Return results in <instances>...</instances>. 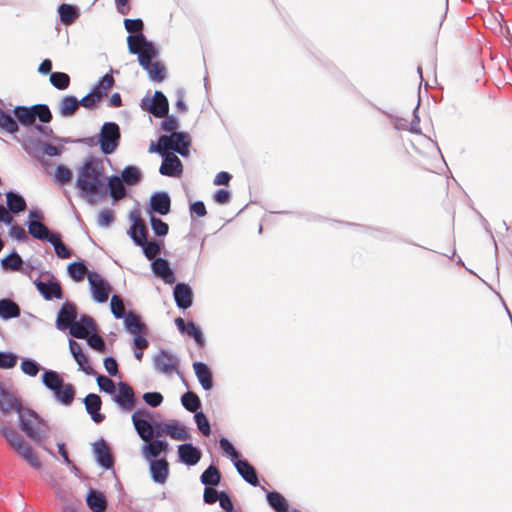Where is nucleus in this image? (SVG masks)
Segmentation results:
<instances>
[{
    "mask_svg": "<svg viewBox=\"0 0 512 512\" xmlns=\"http://www.w3.org/2000/svg\"><path fill=\"white\" fill-rule=\"evenodd\" d=\"M95 331L96 324L94 319L88 315H80L79 320H75L69 334L76 339H85Z\"/></svg>",
    "mask_w": 512,
    "mask_h": 512,
    "instance_id": "obj_25",
    "label": "nucleus"
},
{
    "mask_svg": "<svg viewBox=\"0 0 512 512\" xmlns=\"http://www.w3.org/2000/svg\"><path fill=\"white\" fill-rule=\"evenodd\" d=\"M134 429L141 440L160 438L168 434L170 421L156 420L155 413L146 408H138L132 414Z\"/></svg>",
    "mask_w": 512,
    "mask_h": 512,
    "instance_id": "obj_3",
    "label": "nucleus"
},
{
    "mask_svg": "<svg viewBox=\"0 0 512 512\" xmlns=\"http://www.w3.org/2000/svg\"><path fill=\"white\" fill-rule=\"evenodd\" d=\"M164 248V240L150 239L142 247L143 255L150 261Z\"/></svg>",
    "mask_w": 512,
    "mask_h": 512,
    "instance_id": "obj_52",
    "label": "nucleus"
},
{
    "mask_svg": "<svg viewBox=\"0 0 512 512\" xmlns=\"http://www.w3.org/2000/svg\"><path fill=\"white\" fill-rule=\"evenodd\" d=\"M185 336L191 337L199 349L205 348L206 338L202 328L193 320H189L188 333Z\"/></svg>",
    "mask_w": 512,
    "mask_h": 512,
    "instance_id": "obj_54",
    "label": "nucleus"
},
{
    "mask_svg": "<svg viewBox=\"0 0 512 512\" xmlns=\"http://www.w3.org/2000/svg\"><path fill=\"white\" fill-rule=\"evenodd\" d=\"M140 108L156 118H162L169 112V101L162 91L156 90L152 97L147 94L141 99Z\"/></svg>",
    "mask_w": 512,
    "mask_h": 512,
    "instance_id": "obj_12",
    "label": "nucleus"
},
{
    "mask_svg": "<svg viewBox=\"0 0 512 512\" xmlns=\"http://www.w3.org/2000/svg\"><path fill=\"white\" fill-rule=\"evenodd\" d=\"M22 411H25V413L21 414L19 412L18 426L20 430L34 443H42L50 436L51 426L49 422L30 407L22 409Z\"/></svg>",
    "mask_w": 512,
    "mask_h": 512,
    "instance_id": "obj_4",
    "label": "nucleus"
},
{
    "mask_svg": "<svg viewBox=\"0 0 512 512\" xmlns=\"http://www.w3.org/2000/svg\"><path fill=\"white\" fill-rule=\"evenodd\" d=\"M194 374L205 391H210L214 387V376L212 368L205 362L194 361L192 364Z\"/></svg>",
    "mask_w": 512,
    "mask_h": 512,
    "instance_id": "obj_26",
    "label": "nucleus"
},
{
    "mask_svg": "<svg viewBox=\"0 0 512 512\" xmlns=\"http://www.w3.org/2000/svg\"><path fill=\"white\" fill-rule=\"evenodd\" d=\"M87 279L92 299L99 304L106 303L112 291L110 283L95 270L88 271Z\"/></svg>",
    "mask_w": 512,
    "mask_h": 512,
    "instance_id": "obj_13",
    "label": "nucleus"
},
{
    "mask_svg": "<svg viewBox=\"0 0 512 512\" xmlns=\"http://www.w3.org/2000/svg\"><path fill=\"white\" fill-rule=\"evenodd\" d=\"M110 310L115 319H123L129 312L123 306V297L119 294H113L110 299Z\"/></svg>",
    "mask_w": 512,
    "mask_h": 512,
    "instance_id": "obj_56",
    "label": "nucleus"
},
{
    "mask_svg": "<svg viewBox=\"0 0 512 512\" xmlns=\"http://www.w3.org/2000/svg\"><path fill=\"white\" fill-rule=\"evenodd\" d=\"M20 369L23 374L29 377H36L40 371L45 369L38 361L31 357L21 358Z\"/></svg>",
    "mask_w": 512,
    "mask_h": 512,
    "instance_id": "obj_50",
    "label": "nucleus"
},
{
    "mask_svg": "<svg viewBox=\"0 0 512 512\" xmlns=\"http://www.w3.org/2000/svg\"><path fill=\"white\" fill-rule=\"evenodd\" d=\"M19 118L16 106L12 111L4 110L0 107V131L15 135L21 126Z\"/></svg>",
    "mask_w": 512,
    "mask_h": 512,
    "instance_id": "obj_28",
    "label": "nucleus"
},
{
    "mask_svg": "<svg viewBox=\"0 0 512 512\" xmlns=\"http://www.w3.org/2000/svg\"><path fill=\"white\" fill-rule=\"evenodd\" d=\"M86 505L92 512H103L107 506V497L99 490L89 488Z\"/></svg>",
    "mask_w": 512,
    "mask_h": 512,
    "instance_id": "obj_36",
    "label": "nucleus"
},
{
    "mask_svg": "<svg viewBox=\"0 0 512 512\" xmlns=\"http://www.w3.org/2000/svg\"><path fill=\"white\" fill-rule=\"evenodd\" d=\"M122 320L124 329L129 334L148 332L146 323L142 320L141 315L136 312L129 311Z\"/></svg>",
    "mask_w": 512,
    "mask_h": 512,
    "instance_id": "obj_32",
    "label": "nucleus"
},
{
    "mask_svg": "<svg viewBox=\"0 0 512 512\" xmlns=\"http://www.w3.org/2000/svg\"><path fill=\"white\" fill-rule=\"evenodd\" d=\"M142 441L144 443L141 446V453H142L143 458L147 462L156 461V460L161 458L160 456L163 455V454L157 448V446H153V439L152 438L151 439L142 440Z\"/></svg>",
    "mask_w": 512,
    "mask_h": 512,
    "instance_id": "obj_55",
    "label": "nucleus"
},
{
    "mask_svg": "<svg viewBox=\"0 0 512 512\" xmlns=\"http://www.w3.org/2000/svg\"><path fill=\"white\" fill-rule=\"evenodd\" d=\"M79 107L78 98L74 95H65L59 103V114L63 118H69L75 115Z\"/></svg>",
    "mask_w": 512,
    "mask_h": 512,
    "instance_id": "obj_41",
    "label": "nucleus"
},
{
    "mask_svg": "<svg viewBox=\"0 0 512 512\" xmlns=\"http://www.w3.org/2000/svg\"><path fill=\"white\" fill-rule=\"evenodd\" d=\"M180 401L184 409L188 412L195 413L201 410V400L199 396L192 391L183 393L181 395Z\"/></svg>",
    "mask_w": 512,
    "mask_h": 512,
    "instance_id": "obj_49",
    "label": "nucleus"
},
{
    "mask_svg": "<svg viewBox=\"0 0 512 512\" xmlns=\"http://www.w3.org/2000/svg\"><path fill=\"white\" fill-rule=\"evenodd\" d=\"M73 179L72 170L65 164H57L55 167V173L53 175V181L59 187H63L70 184Z\"/></svg>",
    "mask_w": 512,
    "mask_h": 512,
    "instance_id": "obj_48",
    "label": "nucleus"
},
{
    "mask_svg": "<svg viewBox=\"0 0 512 512\" xmlns=\"http://www.w3.org/2000/svg\"><path fill=\"white\" fill-rule=\"evenodd\" d=\"M16 111L20 116L19 121H21V126H27L36 120L43 124H49L53 119L50 107L44 103L33 104L30 106L17 105Z\"/></svg>",
    "mask_w": 512,
    "mask_h": 512,
    "instance_id": "obj_10",
    "label": "nucleus"
},
{
    "mask_svg": "<svg viewBox=\"0 0 512 512\" xmlns=\"http://www.w3.org/2000/svg\"><path fill=\"white\" fill-rule=\"evenodd\" d=\"M260 488L265 492L267 504L274 512H288V500L281 493L269 491L264 486Z\"/></svg>",
    "mask_w": 512,
    "mask_h": 512,
    "instance_id": "obj_33",
    "label": "nucleus"
},
{
    "mask_svg": "<svg viewBox=\"0 0 512 512\" xmlns=\"http://www.w3.org/2000/svg\"><path fill=\"white\" fill-rule=\"evenodd\" d=\"M158 142L174 153L181 155L183 158L190 156L192 139L188 132L176 131L170 134L169 137L167 135H161L158 138Z\"/></svg>",
    "mask_w": 512,
    "mask_h": 512,
    "instance_id": "obj_11",
    "label": "nucleus"
},
{
    "mask_svg": "<svg viewBox=\"0 0 512 512\" xmlns=\"http://www.w3.org/2000/svg\"><path fill=\"white\" fill-rule=\"evenodd\" d=\"M114 82V78L106 73L102 75L91 87L90 92L91 94H94V96L99 97V100H102L105 96H107L109 90L114 85Z\"/></svg>",
    "mask_w": 512,
    "mask_h": 512,
    "instance_id": "obj_39",
    "label": "nucleus"
},
{
    "mask_svg": "<svg viewBox=\"0 0 512 512\" xmlns=\"http://www.w3.org/2000/svg\"><path fill=\"white\" fill-rule=\"evenodd\" d=\"M167 436L177 441H188L191 439L189 428L177 419L170 420Z\"/></svg>",
    "mask_w": 512,
    "mask_h": 512,
    "instance_id": "obj_40",
    "label": "nucleus"
},
{
    "mask_svg": "<svg viewBox=\"0 0 512 512\" xmlns=\"http://www.w3.org/2000/svg\"><path fill=\"white\" fill-rule=\"evenodd\" d=\"M5 226L9 228L8 235L13 240L21 243H26L29 241L28 231L26 232L22 226L16 224L14 219L11 224Z\"/></svg>",
    "mask_w": 512,
    "mask_h": 512,
    "instance_id": "obj_58",
    "label": "nucleus"
},
{
    "mask_svg": "<svg viewBox=\"0 0 512 512\" xmlns=\"http://www.w3.org/2000/svg\"><path fill=\"white\" fill-rule=\"evenodd\" d=\"M27 408L28 406L21 404L19 399L12 392L6 390L0 383V411L3 414H8L10 411L14 410L19 417V412L24 414L25 411H22V409Z\"/></svg>",
    "mask_w": 512,
    "mask_h": 512,
    "instance_id": "obj_23",
    "label": "nucleus"
},
{
    "mask_svg": "<svg viewBox=\"0 0 512 512\" xmlns=\"http://www.w3.org/2000/svg\"><path fill=\"white\" fill-rule=\"evenodd\" d=\"M173 298L175 304L180 310H187L193 305L194 292L192 287L186 282H177L173 287Z\"/></svg>",
    "mask_w": 512,
    "mask_h": 512,
    "instance_id": "obj_20",
    "label": "nucleus"
},
{
    "mask_svg": "<svg viewBox=\"0 0 512 512\" xmlns=\"http://www.w3.org/2000/svg\"><path fill=\"white\" fill-rule=\"evenodd\" d=\"M138 38H140L144 43V49H140L130 42L129 53L137 55L139 65L147 72L148 77L152 82H163L167 77V69L165 65L159 61L152 62V60L157 59L160 55L158 46L154 41L149 40L144 34L139 35Z\"/></svg>",
    "mask_w": 512,
    "mask_h": 512,
    "instance_id": "obj_2",
    "label": "nucleus"
},
{
    "mask_svg": "<svg viewBox=\"0 0 512 512\" xmlns=\"http://www.w3.org/2000/svg\"><path fill=\"white\" fill-rule=\"evenodd\" d=\"M178 461L188 467L195 466L202 458V450L191 442L177 446Z\"/></svg>",
    "mask_w": 512,
    "mask_h": 512,
    "instance_id": "obj_21",
    "label": "nucleus"
},
{
    "mask_svg": "<svg viewBox=\"0 0 512 512\" xmlns=\"http://www.w3.org/2000/svg\"><path fill=\"white\" fill-rule=\"evenodd\" d=\"M26 226L28 228V235L42 242H49L51 238L58 232L49 229L48 226L45 225L43 222H37Z\"/></svg>",
    "mask_w": 512,
    "mask_h": 512,
    "instance_id": "obj_37",
    "label": "nucleus"
},
{
    "mask_svg": "<svg viewBox=\"0 0 512 512\" xmlns=\"http://www.w3.org/2000/svg\"><path fill=\"white\" fill-rule=\"evenodd\" d=\"M104 183L107 196H110L113 202L121 199L128 192L127 187L129 186L124 183L121 176L118 174L106 176Z\"/></svg>",
    "mask_w": 512,
    "mask_h": 512,
    "instance_id": "obj_24",
    "label": "nucleus"
},
{
    "mask_svg": "<svg viewBox=\"0 0 512 512\" xmlns=\"http://www.w3.org/2000/svg\"><path fill=\"white\" fill-rule=\"evenodd\" d=\"M219 447L221 452L231 460L237 473L247 484L253 487L262 486L259 482L256 468L247 459L242 457L241 453L227 437L219 439Z\"/></svg>",
    "mask_w": 512,
    "mask_h": 512,
    "instance_id": "obj_5",
    "label": "nucleus"
},
{
    "mask_svg": "<svg viewBox=\"0 0 512 512\" xmlns=\"http://www.w3.org/2000/svg\"><path fill=\"white\" fill-rule=\"evenodd\" d=\"M22 262V257L13 249L7 256L0 260V266L4 271H17Z\"/></svg>",
    "mask_w": 512,
    "mask_h": 512,
    "instance_id": "obj_51",
    "label": "nucleus"
},
{
    "mask_svg": "<svg viewBox=\"0 0 512 512\" xmlns=\"http://www.w3.org/2000/svg\"><path fill=\"white\" fill-rule=\"evenodd\" d=\"M142 399L148 406L156 408L163 403L164 397L158 391H149L143 394Z\"/></svg>",
    "mask_w": 512,
    "mask_h": 512,
    "instance_id": "obj_63",
    "label": "nucleus"
},
{
    "mask_svg": "<svg viewBox=\"0 0 512 512\" xmlns=\"http://www.w3.org/2000/svg\"><path fill=\"white\" fill-rule=\"evenodd\" d=\"M221 481V473L219 469L210 464L200 475V482L205 487L217 486Z\"/></svg>",
    "mask_w": 512,
    "mask_h": 512,
    "instance_id": "obj_47",
    "label": "nucleus"
},
{
    "mask_svg": "<svg viewBox=\"0 0 512 512\" xmlns=\"http://www.w3.org/2000/svg\"><path fill=\"white\" fill-rule=\"evenodd\" d=\"M48 243L53 246L55 254L59 259H69L74 254L73 250L62 241L60 232H57Z\"/></svg>",
    "mask_w": 512,
    "mask_h": 512,
    "instance_id": "obj_44",
    "label": "nucleus"
},
{
    "mask_svg": "<svg viewBox=\"0 0 512 512\" xmlns=\"http://www.w3.org/2000/svg\"><path fill=\"white\" fill-rule=\"evenodd\" d=\"M150 268L155 278L161 279L165 284L172 285L176 281L174 269L165 257H157L150 262Z\"/></svg>",
    "mask_w": 512,
    "mask_h": 512,
    "instance_id": "obj_19",
    "label": "nucleus"
},
{
    "mask_svg": "<svg viewBox=\"0 0 512 512\" xmlns=\"http://www.w3.org/2000/svg\"><path fill=\"white\" fill-rule=\"evenodd\" d=\"M171 211V197L165 190H158L153 192L149 197V202L146 207L148 216L161 215L165 216Z\"/></svg>",
    "mask_w": 512,
    "mask_h": 512,
    "instance_id": "obj_15",
    "label": "nucleus"
},
{
    "mask_svg": "<svg viewBox=\"0 0 512 512\" xmlns=\"http://www.w3.org/2000/svg\"><path fill=\"white\" fill-rule=\"evenodd\" d=\"M148 464L152 481L160 485L165 484L169 477V463L166 457H161L156 461L148 462Z\"/></svg>",
    "mask_w": 512,
    "mask_h": 512,
    "instance_id": "obj_30",
    "label": "nucleus"
},
{
    "mask_svg": "<svg viewBox=\"0 0 512 512\" xmlns=\"http://www.w3.org/2000/svg\"><path fill=\"white\" fill-rule=\"evenodd\" d=\"M153 366L156 371L165 375L173 372L180 374V358L169 350L160 349L159 354L153 357Z\"/></svg>",
    "mask_w": 512,
    "mask_h": 512,
    "instance_id": "obj_14",
    "label": "nucleus"
},
{
    "mask_svg": "<svg viewBox=\"0 0 512 512\" xmlns=\"http://www.w3.org/2000/svg\"><path fill=\"white\" fill-rule=\"evenodd\" d=\"M124 27L126 31L129 33L127 36V47L129 48V43L131 42L134 46L139 47L140 49H144V43L140 40L139 35L144 34V22L141 18L124 19Z\"/></svg>",
    "mask_w": 512,
    "mask_h": 512,
    "instance_id": "obj_27",
    "label": "nucleus"
},
{
    "mask_svg": "<svg viewBox=\"0 0 512 512\" xmlns=\"http://www.w3.org/2000/svg\"><path fill=\"white\" fill-rule=\"evenodd\" d=\"M92 452L95 462L104 470H114V456L106 441L103 438L92 443Z\"/></svg>",
    "mask_w": 512,
    "mask_h": 512,
    "instance_id": "obj_17",
    "label": "nucleus"
},
{
    "mask_svg": "<svg viewBox=\"0 0 512 512\" xmlns=\"http://www.w3.org/2000/svg\"><path fill=\"white\" fill-rule=\"evenodd\" d=\"M98 146L103 155L108 156L115 153L121 142V130L118 123L106 121L97 133Z\"/></svg>",
    "mask_w": 512,
    "mask_h": 512,
    "instance_id": "obj_9",
    "label": "nucleus"
},
{
    "mask_svg": "<svg viewBox=\"0 0 512 512\" xmlns=\"http://www.w3.org/2000/svg\"><path fill=\"white\" fill-rule=\"evenodd\" d=\"M151 229L156 237H165L169 232V225L155 215L149 216Z\"/></svg>",
    "mask_w": 512,
    "mask_h": 512,
    "instance_id": "obj_60",
    "label": "nucleus"
},
{
    "mask_svg": "<svg viewBox=\"0 0 512 512\" xmlns=\"http://www.w3.org/2000/svg\"><path fill=\"white\" fill-rule=\"evenodd\" d=\"M78 316L77 307L73 302L66 300L57 312L55 326L59 331L71 329Z\"/></svg>",
    "mask_w": 512,
    "mask_h": 512,
    "instance_id": "obj_18",
    "label": "nucleus"
},
{
    "mask_svg": "<svg viewBox=\"0 0 512 512\" xmlns=\"http://www.w3.org/2000/svg\"><path fill=\"white\" fill-rule=\"evenodd\" d=\"M59 21L65 26L73 24L80 17V9L77 5L62 3L58 6Z\"/></svg>",
    "mask_w": 512,
    "mask_h": 512,
    "instance_id": "obj_34",
    "label": "nucleus"
},
{
    "mask_svg": "<svg viewBox=\"0 0 512 512\" xmlns=\"http://www.w3.org/2000/svg\"><path fill=\"white\" fill-rule=\"evenodd\" d=\"M104 161L100 157L88 156L77 170L75 187L79 195L90 205L107 197L105 190Z\"/></svg>",
    "mask_w": 512,
    "mask_h": 512,
    "instance_id": "obj_1",
    "label": "nucleus"
},
{
    "mask_svg": "<svg viewBox=\"0 0 512 512\" xmlns=\"http://www.w3.org/2000/svg\"><path fill=\"white\" fill-rule=\"evenodd\" d=\"M124 183L128 186L138 185L143 179V173L141 169L135 165H126L120 174Z\"/></svg>",
    "mask_w": 512,
    "mask_h": 512,
    "instance_id": "obj_43",
    "label": "nucleus"
},
{
    "mask_svg": "<svg viewBox=\"0 0 512 512\" xmlns=\"http://www.w3.org/2000/svg\"><path fill=\"white\" fill-rule=\"evenodd\" d=\"M193 418L199 432L205 437L210 436L212 432L211 424L205 413L202 410L195 412Z\"/></svg>",
    "mask_w": 512,
    "mask_h": 512,
    "instance_id": "obj_59",
    "label": "nucleus"
},
{
    "mask_svg": "<svg viewBox=\"0 0 512 512\" xmlns=\"http://www.w3.org/2000/svg\"><path fill=\"white\" fill-rule=\"evenodd\" d=\"M6 206L13 215H19L27 209V202L24 196L15 190H9L5 193Z\"/></svg>",
    "mask_w": 512,
    "mask_h": 512,
    "instance_id": "obj_31",
    "label": "nucleus"
},
{
    "mask_svg": "<svg viewBox=\"0 0 512 512\" xmlns=\"http://www.w3.org/2000/svg\"><path fill=\"white\" fill-rule=\"evenodd\" d=\"M127 235L136 246L142 247L148 241L149 230L146 224L138 227L130 226Z\"/></svg>",
    "mask_w": 512,
    "mask_h": 512,
    "instance_id": "obj_46",
    "label": "nucleus"
},
{
    "mask_svg": "<svg viewBox=\"0 0 512 512\" xmlns=\"http://www.w3.org/2000/svg\"><path fill=\"white\" fill-rule=\"evenodd\" d=\"M33 284L46 301L62 300L64 298L61 283L49 270L40 271L39 276L33 280Z\"/></svg>",
    "mask_w": 512,
    "mask_h": 512,
    "instance_id": "obj_8",
    "label": "nucleus"
},
{
    "mask_svg": "<svg viewBox=\"0 0 512 512\" xmlns=\"http://www.w3.org/2000/svg\"><path fill=\"white\" fill-rule=\"evenodd\" d=\"M21 314L20 306L9 298L0 299V319L8 321L18 318Z\"/></svg>",
    "mask_w": 512,
    "mask_h": 512,
    "instance_id": "obj_38",
    "label": "nucleus"
},
{
    "mask_svg": "<svg viewBox=\"0 0 512 512\" xmlns=\"http://www.w3.org/2000/svg\"><path fill=\"white\" fill-rule=\"evenodd\" d=\"M162 163L159 167V173L162 176L179 178L183 174V163L182 161L173 153V154H165L162 155Z\"/></svg>",
    "mask_w": 512,
    "mask_h": 512,
    "instance_id": "obj_22",
    "label": "nucleus"
},
{
    "mask_svg": "<svg viewBox=\"0 0 512 512\" xmlns=\"http://www.w3.org/2000/svg\"><path fill=\"white\" fill-rule=\"evenodd\" d=\"M111 399L123 411L129 412L135 405V392L128 383L120 381Z\"/></svg>",
    "mask_w": 512,
    "mask_h": 512,
    "instance_id": "obj_16",
    "label": "nucleus"
},
{
    "mask_svg": "<svg viewBox=\"0 0 512 512\" xmlns=\"http://www.w3.org/2000/svg\"><path fill=\"white\" fill-rule=\"evenodd\" d=\"M51 85L57 90H66L70 86V76L65 72L55 71L49 78Z\"/></svg>",
    "mask_w": 512,
    "mask_h": 512,
    "instance_id": "obj_57",
    "label": "nucleus"
},
{
    "mask_svg": "<svg viewBox=\"0 0 512 512\" xmlns=\"http://www.w3.org/2000/svg\"><path fill=\"white\" fill-rule=\"evenodd\" d=\"M189 213L191 217V227L196 228L200 222L197 221L196 217H204L207 215V209L205 203L202 200H196L189 203Z\"/></svg>",
    "mask_w": 512,
    "mask_h": 512,
    "instance_id": "obj_53",
    "label": "nucleus"
},
{
    "mask_svg": "<svg viewBox=\"0 0 512 512\" xmlns=\"http://www.w3.org/2000/svg\"><path fill=\"white\" fill-rule=\"evenodd\" d=\"M83 403L85 405L86 412L90 415L91 420L94 423L100 424L104 421L105 415L100 412L102 399L98 394H87L83 399Z\"/></svg>",
    "mask_w": 512,
    "mask_h": 512,
    "instance_id": "obj_29",
    "label": "nucleus"
},
{
    "mask_svg": "<svg viewBox=\"0 0 512 512\" xmlns=\"http://www.w3.org/2000/svg\"><path fill=\"white\" fill-rule=\"evenodd\" d=\"M0 436L3 437L9 447L24 459L32 468L37 470L42 468V463L36 456L33 447L24 440L14 427L6 424H0Z\"/></svg>",
    "mask_w": 512,
    "mask_h": 512,
    "instance_id": "obj_7",
    "label": "nucleus"
},
{
    "mask_svg": "<svg viewBox=\"0 0 512 512\" xmlns=\"http://www.w3.org/2000/svg\"><path fill=\"white\" fill-rule=\"evenodd\" d=\"M165 118L161 121L160 127L165 132H170L171 134L176 132L179 128V120L175 115L167 114L164 116Z\"/></svg>",
    "mask_w": 512,
    "mask_h": 512,
    "instance_id": "obj_64",
    "label": "nucleus"
},
{
    "mask_svg": "<svg viewBox=\"0 0 512 512\" xmlns=\"http://www.w3.org/2000/svg\"><path fill=\"white\" fill-rule=\"evenodd\" d=\"M41 382L43 386L51 391L52 393L61 385L64 384V380L60 373L52 369H43L41 375Z\"/></svg>",
    "mask_w": 512,
    "mask_h": 512,
    "instance_id": "obj_42",
    "label": "nucleus"
},
{
    "mask_svg": "<svg viewBox=\"0 0 512 512\" xmlns=\"http://www.w3.org/2000/svg\"><path fill=\"white\" fill-rule=\"evenodd\" d=\"M96 381L99 387V390L101 392L107 393L113 396V393L116 391L117 387L113 380H111L109 377L102 375V374H96Z\"/></svg>",
    "mask_w": 512,
    "mask_h": 512,
    "instance_id": "obj_62",
    "label": "nucleus"
},
{
    "mask_svg": "<svg viewBox=\"0 0 512 512\" xmlns=\"http://www.w3.org/2000/svg\"><path fill=\"white\" fill-rule=\"evenodd\" d=\"M18 355L8 350H0V369H12L16 366Z\"/></svg>",
    "mask_w": 512,
    "mask_h": 512,
    "instance_id": "obj_61",
    "label": "nucleus"
},
{
    "mask_svg": "<svg viewBox=\"0 0 512 512\" xmlns=\"http://www.w3.org/2000/svg\"><path fill=\"white\" fill-rule=\"evenodd\" d=\"M55 400L63 406H70L76 395V388L73 384L64 381L53 393Z\"/></svg>",
    "mask_w": 512,
    "mask_h": 512,
    "instance_id": "obj_35",
    "label": "nucleus"
},
{
    "mask_svg": "<svg viewBox=\"0 0 512 512\" xmlns=\"http://www.w3.org/2000/svg\"><path fill=\"white\" fill-rule=\"evenodd\" d=\"M87 270V262L84 259H78L67 265L68 276L76 283L83 281Z\"/></svg>",
    "mask_w": 512,
    "mask_h": 512,
    "instance_id": "obj_45",
    "label": "nucleus"
},
{
    "mask_svg": "<svg viewBox=\"0 0 512 512\" xmlns=\"http://www.w3.org/2000/svg\"><path fill=\"white\" fill-rule=\"evenodd\" d=\"M15 140L30 157L39 161L45 168L49 166V161L46 160L44 156L59 157L64 151L62 143L53 145L48 141L40 140L32 135H25L21 138L15 136Z\"/></svg>",
    "mask_w": 512,
    "mask_h": 512,
    "instance_id": "obj_6",
    "label": "nucleus"
}]
</instances>
